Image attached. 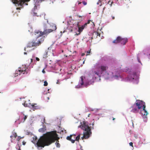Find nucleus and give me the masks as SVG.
Wrapping results in <instances>:
<instances>
[{
    "label": "nucleus",
    "mask_w": 150,
    "mask_h": 150,
    "mask_svg": "<svg viewBox=\"0 0 150 150\" xmlns=\"http://www.w3.org/2000/svg\"><path fill=\"white\" fill-rule=\"evenodd\" d=\"M59 139L56 131L47 132L38 140L36 142V145L38 147L43 148L45 146L50 145Z\"/></svg>",
    "instance_id": "obj_1"
},
{
    "label": "nucleus",
    "mask_w": 150,
    "mask_h": 150,
    "mask_svg": "<svg viewBox=\"0 0 150 150\" xmlns=\"http://www.w3.org/2000/svg\"><path fill=\"white\" fill-rule=\"evenodd\" d=\"M79 127L85 131V132H83V136L81 137L82 139L88 138L90 137L91 132V128L88 126V123L84 121Z\"/></svg>",
    "instance_id": "obj_2"
},
{
    "label": "nucleus",
    "mask_w": 150,
    "mask_h": 150,
    "mask_svg": "<svg viewBox=\"0 0 150 150\" xmlns=\"http://www.w3.org/2000/svg\"><path fill=\"white\" fill-rule=\"evenodd\" d=\"M137 106L138 107V108L141 110L142 114L145 116H146L148 114L147 112L145 110L146 105L145 103L143 101L139 100H137L135 102Z\"/></svg>",
    "instance_id": "obj_3"
},
{
    "label": "nucleus",
    "mask_w": 150,
    "mask_h": 150,
    "mask_svg": "<svg viewBox=\"0 0 150 150\" xmlns=\"http://www.w3.org/2000/svg\"><path fill=\"white\" fill-rule=\"evenodd\" d=\"M56 26L55 25H53L52 26V28L51 29H45L43 32L40 31L39 30H36L35 32V34H39V36H42L44 35H47L50 33L52 32L57 29Z\"/></svg>",
    "instance_id": "obj_4"
},
{
    "label": "nucleus",
    "mask_w": 150,
    "mask_h": 150,
    "mask_svg": "<svg viewBox=\"0 0 150 150\" xmlns=\"http://www.w3.org/2000/svg\"><path fill=\"white\" fill-rule=\"evenodd\" d=\"M127 42L128 40L127 38H122L120 36H118L116 40L113 41L112 42L115 44L121 42L122 44L125 45Z\"/></svg>",
    "instance_id": "obj_5"
},
{
    "label": "nucleus",
    "mask_w": 150,
    "mask_h": 150,
    "mask_svg": "<svg viewBox=\"0 0 150 150\" xmlns=\"http://www.w3.org/2000/svg\"><path fill=\"white\" fill-rule=\"evenodd\" d=\"M73 136H74V139L75 138V137L76 135H71L69 136H67V139L68 140L70 141L72 143H74L75 140L78 141L80 139V134L78 135L76 137L75 139H72V137Z\"/></svg>",
    "instance_id": "obj_6"
},
{
    "label": "nucleus",
    "mask_w": 150,
    "mask_h": 150,
    "mask_svg": "<svg viewBox=\"0 0 150 150\" xmlns=\"http://www.w3.org/2000/svg\"><path fill=\"white\" fill-rule=\"evenodd\" d=\"M38 37L36 39L37 42H35L37 46H39L42 43L44 40V37H42L39 36V34L36 35Z\"/></svg>",
    "instance_id": "obj_7"
},
{
    "label": "nucleus",
    "mask_w": 150,
    "mask_h": 150,
    "mask_svg": "<svg viewBox=\"0 0 150 150\" xmlns=\"http://www.w3.org/2000/svg\"><path fill=\"white\" fill-rule=\"evenodd\" d=\"M13 3L14 4H18L21 6L25 2H28L30 0H12Z\"/></svg>",
    "instance_id": "obj_8"
},
{
    "label": "nucleus",
    "mask_w": 150,
    "mask_h": 150,
    "mask_svg": "<svg viewBox=\"0 0 150 150\" xmlns=\"http://www.w3.org/2000/svg\"><path fill=\"white\" fill-rule=\"evenodd\" d=\"M132 109L131 110L132 112L134 113H137L139 112V109L138 108V107L137 106L136 104L135 103L131 107Z\"/></svg>",
    "instance_id": "obj_9"
},
{
    "label": "nucleus",
    "mask_w": 150,
    "mask_h": 150,
    "mask_svg": "<svg viewBox=\"0 0 150 150\" xmlns=\"http://www.w3.org/2000/svg\"><path fill=\"white\" fill-rule=\"evenodd\" d=\"M37 46L36 43L33 41L29 42L27 45V47H33Z\"/></svg>",
    "instance_id": "obj_10"
},
{
    "label": "nucleus",
    "mask_w": 150,
    "mask_h": 150,
    "mask_svg": "<svg viewBox=\"0 0 150 150\" xmlns=\"http://www.w3.org/2000/svg\"><path fill=\"white\" fill-rule=\"evenodd\" d=\"M86 26V24H84L83 25H82L81 27H79L78 31L79 33H76V35H77L80 34V33L83 30L85 27Z\"/></svg>",
    "instance_id": "obj_11"
},
{
    "label": "nucleus",
    "mask_w": 150,
    "mask_h": 150,
    "mask_svg": "<svg viewBox=\"0 0 150 150\" xmlns=\"http://www.w3.org/2000/svg\"><path fill=\"white\" fill-rule=\"evenodd\" d=\"M101 70L100 73L102 74L103 72L105 71L108 69V67L105 66H101L99 67Z\"/></svg>",
    "instance_id": "obj_12"
},
{
    "label": "nucleus",
    "mask_w": 150,
    "mask_h": 150,
    "mask_svg": "<svg viewBox=\"0 0 150 150\" xmlns=\"http://www.w3.org/2000/svg\"><path fill=\"white\" fill-rule=\"evenodd\" d=\"M26 69V68H24V69H21V68H19V69H18V71L20 72V74H20L21 73H22L23 74H25Z\"/></svg>",
    "instance_id": "obj_13"
},
{
    "label": "nucleus",
    "mask_w": 150,
    "mask_h": 150,
    "mask_svg": "<svg viewBox=\"0 0 150 150\" xmlns=\"http://www.w3.org/2000/svg\"><path fill=\"white\" fill-rule=\"evenodd\" d=\"M31 106L33 109V110H34V109H37L38 108V106L37 105V104H32L31 105Z\"/></svg>",
    "instance_id": "obj_14"
},
{
    "label": "nucleus",
    "mask_w": 150,
    "mask_h": 150,
    "mask_svg": "<svg viewBox=\"0 0 150 150\" xmlns=\"http://www.w3.org/2000/svg\"><path fill=\"white\" fill-rule=\"evenodd\" d=\"M46 130V129L45 127H44V128H40L39 129V131L40 132H42V133H43V132H45Z\"/></svg>",
    "instance_id": "obj_15"
},
{
    "label": "nucleus",
    "mask_w": 150,
    "mask_h": 150,
    "mask_svg": "<svg viewBox=\"0 0 150 150\" xmlns=\"http://www.w3.org/2000/svg\"><path fill=\"white\" fill-rule=\"evenodd\" d=\"M17 136V134L16 133L14 132L13 134L12 135H11L10 136V137L11 138V141L12 142H13V140L12 139V138L13 137H14L15 138H16V137Z\"/></svg>",
    "instance_id": "obj_16"
},
{
    "label": "nucleus",
    "mask_w": 150,
    "mask_h": 150,
    "mask_svg": "<svg viewBox=\"0 0 150 150\" xmlns=\"http://www.w3.org/2000/svg\"><path fill=\"white\" fill-rule=\"evenodd\" d=\"M102 1L101 0H99L97 3V4L99 5L100 6L102 5Z\"/></svg>",
    "instance_id": "obj_17"
},
{
    "label": "nucleus",
    "mask_w": 150,
    "mask_h": 150,
    "mask_svg": "<svg viewBox=\"0 0 150 150\" xmlns=\"http://www.w3.org/2000/svg\"><path fill=\"white\" fill-rule=\"evenodd\" d=\"M23 115L24 116V117L23 119H22V121H23V122H24L27 118L28 116L26 115H25L24 114H23Z\"/></svg>",
    "instance_id": "obj_18"
},
{
    "label": "nucleus",
    "mask_w": 150,
    "mask_h": 150,
    "mask_svg": "<svg viewBox=\"0 0 150 150\" xmlns=\"http://www.w3.org/2000/svg\"><path fill=\"white\" fill-rule=\"evenodd\" d=\"M37 138L36 137H33V140L32 141V142L33 143L36 144V142H37Z\"/></svg>",
    "instance_id": "obj_19"
},
{
    "label": "nucleus",
    "mask_w": 150,
    "mask_h": 150,
    "mask_svg": "<svg viewBox=\"0 0 150 150\" xmlns=\"http://www.w3.org/2000/svg\"><path fill=\"white\" fill-rule=\"evenodd\" d=\"M113 2L112 1H111V0H109L108 1L107 4H109L110 5V6L111 7L112 6V4H113Z\"/></svg>",
    "instance_id": "obj_20"
},
{
    "label": "nucleus",
    "mask_w": 150,
    "mask_h": 150,
    "mask_svg": "<svg viewBox=\"0 0 150 150\" xmlns=\"http://www.w3.org/2000/svg\"><path fill=\"white\" fill-rule=\"evenodd\" d=\"M81 81L80 82V84L81 85H82L83 84V76H81Z\"/></svg>",
    "instance_id": "obj_21"
},
{
    "label": "nucleus",
    "mask_w": 150,
    "mask_h": 150,
    "mask_svg": "<svg viewBox=\"0 0 150 150\" xmlns=\"http://www.w3.org/2000/svg\"><path fill=\"white\" fill-rule=\"evenodd\" d=\"M94 73V74H95L97 75V76H100V74H101L100 71H98V72L95 71Z\"/></svg>",
    "instance_id": "obj_22"
},
{
    "label": "nucleus",
    "mask_w": 150,
    "mask_h": 150,
    "mask_svg": "<svg viewBox=\"0 0 150 150\" xmlns=\"http://www.w3.org/2000/svg\"><path fill=\"white\" fill-rule=\"evenodd\" d=\"M55 144L56 145V146H57V147H59L60 146V144L59 143V141H57L55 143Z\"/></svg>",
    "instance_id": "obj_23"
},
{
    "label": "nucleus",
    "mask_w": 150,
    "mask_h": 150,
    "mask_svg": "<svg viewBox=\"0 0 150 150\" xmlns=\"http://www.w3.org/2000/svg\"><path fill=\"white\" fill-rule=\"evenodd\" d=\"M48 85V83L46 81H45L44 82V85L45 86H46Z\"/></svg>",
    "instance_id": "obj_24"
},
{
    "label": "nucleus",
    "mask_w": 150,
    "mask_h": 150,
    "mask_svg": "<svg viewBox=\"0 0 150 150\" xmlns=\"http://www.w3.org/2000/svg\"><path fill=\"white\" fill-rule=\"evenodd\" d=\"M23 105L25 107H27L28 106V104L26 103L25 102L23 104Z\"/></svg>",
    "instance_id": "obj_25"
},
{
    "label": "nucleus",
    "mask_w": 150,
    "mask_h": 150,
    "mask_svg": "<svg viewBox=\"0 0 150 150\" xmlns=\"http://www.w3.org/2000/svg\"><path fill=\"white\" fill-rule=\"evenodd\" d=\"M82 3L84 5H86L87 4V3L85 1H83Z\"/></svg>",
    "instance_id": "obj_26"
},
{
    "label": "nucleus",
    "mask_w": 150,
    "mask_h": 150,
    "mask_svg": "<svg viewBox=\"0 0 150 150\" xmlns=\"http://www.w3.org/2000/svg\"><path fill=\"white\" fill-rule=\"evenodd\" d=\"M129 145H130V146H132V147H133V143H132V142H130V143H129Z\"/></svg>",
    "instance_id": "obj_27"
},
{
    "label": "nucleus",
    "mask_w": 150,
    "mask_h": 150,
    "mask_svg": "<svg viewBox=\"0 0 150 150\" xmlns=\"http://www.w3.org/2000/svg\"><path fill=\"white\" fill-rule=\"evenodd\" d=\"M91 21V20H89L88 21V22L87 23H85V24H86V25L87 24H88L90 23V22Z\"/></svg>",
    "instance_id": "obj_28"
},
{
    "label": "nucleus",
    "mask_w": 150,
    "mask_h": 150,
    "mask_svg": "<svg viewBox=\"0 0 150 150\" xmlns=\"http://www.w3.org/2000/svg\"><path fill=\"white\" fill-rule=\"evenodd\" d=\"M22 138L21 137H20V136H19L18 137V139H17V141H19L21 139V138Z\"/></svg>",
    "instance_id": "obj_29"
},
{
    "label": "nucleus",
    "mask_w": 150,
    "mask_h": 150,
    "mask_svg": "<svg viewBox=\"0 0 150 150\" xmlns=\"http://www.w3.org/2000/svg\"><path fill=\"white\" fill-rule=\"evenodd\" d=\"M90 51L91 50H90L89 51H87V54H86V55H88L89 54H90Z\"/></svg>",
    "instance_id": "obj_30"
},
{
    "label": "nucleus",
    "mask_w": 150,
    "mask_h": 150,
    "mask_svg": "<svg viewBox=\"0 0 150 150\" xmlns=\"http://www.w3.org/2000/svg\"><path fill=\"white\" fill-rule=\"evenodd\" d=\"M36 59L37 61H39L40 60V59L38 57H36Z\"/></svg>",
    "instance_id": "obj_31"
},
{
    "label": "nucleus",
    "mask_w": 150,
    "mask_h": 150,
    "mask_svg": "<svg viewBox=\"0 0 150 150\" xmlns=\"http://www.w3.org/2000/svg\"><path fill=\"white\" fill-rule=\"evenodd\" d=\"M111 17H112V19L114 20L115 19V17L114 16H111Z\"/></svg>",
    "instance_id": "obj_32"
},
{
    "label": "nucleus",
    "mask_w": 150,
    "mask_h": 150,
    "mask_svg": "<svg viewBox=\"0 0 150 150\" xmlns=\"http://www.w3.org/2000/svg\"><path fill=\"white\" fill-rule=\"evenodd\" d=\"M42 72L43 73H45V71L44 70V69H43L42 71Z\"/></svg>",
    "instance_id": "obj_33"
},
{
    "label": "nucleus",
    "mask_w": 150,
    "mask_h": 150,
    "mask_svg": "<svg viewBox=\"0 0 150 150\" xmlns=\"http://www.w3.org/2000/svg\"><path fill=\"white\" fill-rule=\"evenodd\" d=\"M119 76H116V75L115 76V77L116 78V79H117V78H118Z\"/></svg>",
    "instance_id": "obj_34"
},
{
    "label": "nucleus",
    "mask_w": 150,
    "mask_h": 150,
    "mask_svg": "<svg viewBox=\"0 0 150 150\" xmlns=\"http://www.w3.org/2000/svg\"><path fill=\"white\" fill-rule=\"evenodd\" d=\"M59 82L58 80H57V84H59Z\"/></svg>",
    "instance_id": "obj_35"
},
{
    "label": "nucleus",
    "mask_w": 150,
    "mask_h": 150,
    "mask_svg": "<svg viewBox=\"0 0 150 150\" xmlns=\"http://www.w3.org/2000/svg\"><path fill=\"white\" fill-rule=\"evenodd\" d=\"M25 142H23V145H25Z\"/></svg>",
    "instance_id": "obj_36"
},
{
    "label": "nucleus",
    "mask_w": 150,
    "mask_h": 150,
    "mask_svg": "<svg viewBox=\"0 0 150 150\" xmlns=\"http://www.w3.org/2000/svg\"><path fill=\"white\" fill-rule=\"evenodd\" d=\"M105 7H104L103 8V12L104 11L105 9Z\"/></svg>",
    "instance_id": "obj_37"
},
{
    "label": "nucleus",
    "mask_w": 150,
    "mask_h": 150,
    "mask_svg": "<svg viewBox=\"0 0 150 150\" xmlns=\"http://www.w3.org/2000/svg\"><path fill=\"white\" fill-rule=\"evenodd\" d=\"M78 16L79 17V18L82 17V16L79 15H78Z\"/></svg>",
    "instance_id": "obj_38"
},
{
    "label": "nucleus",
    "mask_w": 150,
    "mask_h": 150,
    "mask_svg": "<svg viewBox=\"0 0 150 150\" xmlns=\"http://www.w3.org/2000/svg\"><path fill=\"white\" fill-rule=\"evenodd\" d=\"M33 61V59H31V62H32Z\"/></svg>",
    "instance_id": "obj_39"
},
{
    "label": "nucleus",
    "mask_w": 150,
    "mask_h": 150,
    "mask_svg": "<svg viewBox=\"0 0 150 150\" xmlns=\"http://www.w3.org/2000/svg\"><path fill=\"white\" fill-rule=\"evenodd\" d=\"M84 55H85V54H84V53H82V56H84Z\"/></svg>",
    "instance_id": "obj_40"
},
{
    "label": "nucleus",
    "mask_w": 150,
    "mask_h": 150,
    "mask_svg": "<svg viewBox=\"0 0 150 150\" xmlns=\"http://www.w3.org/2000/svg\"><path fill=\"white\" fill-rule=\"evenodd\" d=\"M90 114H89L88 115V117H90Z\"/></svg>",
    "instance_id": "obj_41"
},
{
    "label": "nucleus",
    "mask_w": 150,
    "mask_h": 150,
    "mask_svg": "<svg viewBox=\"0 0 150 150\" xmlns=\"http://www.w3.org/2000/svg\"><path fill=\"white\" fill-rule=\"evenodd\" d=\"M115 118H114V117L113 118V119H112L113 120H115Z\"/></svg>",
    "instance_id": "obj_42"
},
{
    "label": "nucleus",
    "mask_w": 150,
    "mask_h": 150,
    "mask_svg": "<svg viewBox=\"0 0 150 150\" xmlns=\"http://www.w3.org/2000/svg\"><path fill=\"white\" fill-rule=\"evenodd\" d=\"M27 54V53L26 52H24V54Z\"/></svg>",
    "instance_id": "obj_43"
},
{
    "label": "nucleus",
    "mask_w": 150,
    "mask_h": 150,
    "mask_svg": "<svg viewBox=\"0 0 150 150\" xmlns=\"http://www.w3.org/2000/svg\"><path fill=\"white\" fill-rule=\"evenodd\" d=\"M81 2H79V3H78V5H79V4H81Z\"/></svg>",
    "instance_id": "obj_44"
},
{
    "label": "nucleus",
    "mask_w": 150,
    "mask_h": 150,
    "mask_svg": "<svg viewBox=\"0 0 150 150\" xmlns=\"http://www.w3.org/2000/svg\"><path fill=\"white\" fill-rule=\"evenodd\" d=\"M47 57V56H44V57H45V58H46V57Z\"/></svg>",
    "instance_id": "obj_45"
},
{
    "label": "nucleus",
    "mask_w": 150,
    "mask_h": 150,
    "mask_svg": "<svg viewBox=\"0 0 150 150\" xmlns=\"http://www.w3.org/2000/svg\"><path fill=\"white\" fill-rule=\"evenodd\" d=\"M21 150V149H20V147H19V149L18 150Z\"/></svg>",
    "instance_id": "obj_46"
},
{
    "label": "nucleus",
    "mask_w": 150,
    "mask_h": 150,
    "mask_svg": "<svg viewBox=\"0 0 150 150\" xmlns=\"http://www.w3.org/2000/svg\"><path fill=\"white\" fill-rule=\"evenodd\" d=\"M44 28H46V26L45 25H44Z\"/></svg>",
    "instance_id": "obj_47"
},
{
    "label": "nucleus",
    "mask_w": 150,
    "mask_h": 150,
    "mask_svg": "<svg viewBox=\"0 0 150 150\" xmlns=\"http://www.w3.org/2000/svg\"><path fill=\"white\" fill-rule=\"evenodd\" d=\"M85 61V60H84V61H83V64L84 63Z\"/></svg>",
    "instance_id": "obj_48"
},
{
    "label": "nucleus",
    "mask_w": 150,
    "mask_h": 150,
    "mask_svg": "<svg viewBox=\"0 0 150 150\" xmlns=\"http://www.w3.org/2000/svg\"><path fill=\"white\" fill-rule=\"evenodd\" d=\"M132 79H134V77H133L132 78Z\"/></svg>",
    "instance_id": "obj_49"
},
{
    "label": "nucleus",
    "mask_w": 150,
    "mask_h": 150,
    "mask_svg": "<svg viewBox=\"0 0 150 150\" xmlns=\"http://www.w3.org/2000/svg\"><path fill=\"white\" fill-rule=\"evenodd\" d=\"M17 9H20V8H17Z\"/></svg>",
    "instance_id": "obj_50"
},
{
    "label": "nucleus",
    "mask_w": 150,
    "mask_h": 150,
    "mask_svg": "<svg viewBox=\"0 0 150 150\" xmlns=\"http://www.w3.org/2000/svg\"><path fill=\"white\" fill-rule=\"evenodd\" d=\"M25 49H26V48H25V49H24L25 50V51H26V50H25Z\"/></svg>",
    "instance_id": "obj_51"
},
{
    "label": "nucleus",
    "mask_w": 150,
    "mask_h": 150,
    "mask_svg": "<svg viewBox=\"0 0 150 150\" xmlns=\"http://www.w3.org/2000/svg\"><path fill=\"white\" fill-rule=\"evenodd\" d=\"M135 75V74H134V75Z\"/></svg>",
    "instance_id": "obj_52"
},
{
    "label": "nucleus",
    "mask_w": 150,
    "mask_h": 150,
    "mask_svg": "<svg viewBox=\"0 0 150 150\" xmlns=\"http://www.w3.org/2000/svg\"><path fill=\"white\" fill-rule=\"evenodd\" d=\"M47 98H48V99H49V97H48Z\"/></svg>",
    "instance_id": "obj_53"
},
{
    "label": "nucleus",
    "mask_w": 150,
    "mask_h": 150,
    "mask_svg": "<svg viewBox=\"0 0 150 150\" xmlns=\"http://www.w3.org/2000/svg\"><path fill=\"white\" fill-rule=\"evenodd\" d=\"M78 150H82V149H79Z\"/></svg>",
    "instance_id": "obj_54"
}]
</instances>
